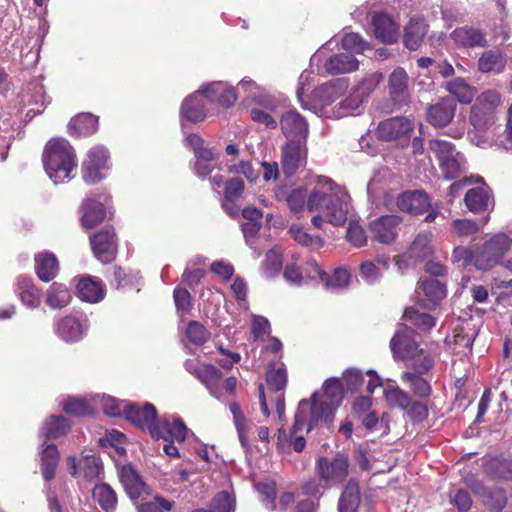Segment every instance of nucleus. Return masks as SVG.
Here are the masks:
<instances>
[{
  "instance_id": "1",
  "label": "nucleus",
  "mask_w": 512,
  "mask_h": 512,
  "mask_svg": "<svg viewBox=\"0 0 512 512\" xmlns=\"http://www.w3.org/2000/svg\"><path fill=\"white\" fill-rule=\"evenodd\" d=\"M337 407L323 399L318 401L316 393L312 395L311 403L307 400L300 401L289 436L285 429H278V447H284L288 443L295 452H302L306 446L304 434L309 433L320 420L326 423L331 422L333 412Z\"/></svg>"
},
{
  "instance_id": "2",
  "label": "nucleus",
  "mask_w": 512,
  "mask_h": 512,
  "mask_svg": "<svg viewBox=\"0 0 512 512\" xmlns=\"http://www.w3.org/2000/svg\"><path fill=\"white\" fill-rule=\"evenodd\" d=\"M307 210L322 213L330 224L342 226L348 215V195L330 178H319L309 193Z\"/></svg>"
},
{
  "instance_id": "3",
  "label": "nucleus",
  "mask_w": 512,
  "mask_h": 512,
  "mask_svg": "<svg viewBox=\"0 0 512 512\" xmlns=\"http://www.w3.org/2000/svg\"><path fill=\"white\" fill-rule=\"evenodd\" d=\"M42 161L46 173L55 184L70 180L71 173L77 167L74 149L62 138H52L46 143Z\"/></svg>"
},
{
  "instance_id": "4",
  "label": "nucleus",
  "mask_w": 512,
  "mask_h": 512,
  "mask_svg": "<svg viewBox=\"0 0 512 512\" xmlns=\"http://www.w3.org/2000/svg\"><path fill=\"white\" fill-rule=\"evenodd\" d=\"M511 245L512 239L505 233L493 235L482 246L476 248L475 267L482 271L492 269L502 262Z\"/></svg>"
},
{
  "instance_id": "5",
  "label": "nucleus",
  "mask_w": 512,
  "mask_h": 512,
  "mask_svg": "<svg viewBox=\"0 0 512 512\" xmlns=\"http://www.w3.org/2000/svg\"><path fill=\"white\" fill-rule=\"evenodd\" d=\"M501 104L498 91L489 89L478 95L471 106L469 121L477 129H484L494 122L496 109Z\"/></svg>"
},
{
  "instance_id": "6",
  "label": "nucleus",
  "mask_w": 512,
  "mask_h": 512,
  "mask_svg": "<svg viewBox=\"0 0 512 512\" xmlns=\"http://www.w3.org/2000/svg\"><path fill=\"white\" fill-rule=\"evenodd\" d=\"M93 256L102 264L114 262L118 255L119 239L113 226H105L89 235Z\"/></svg>"
},
{
  "instance_id": "7",
  "label": "nucleus",
  "mask_w": 512,
  "mask_h": 512,
  "mask_svg": "<svg viewBox=\"0 0 512 512\" xmlns=\"http://www.w3.org/2000/svg\"><path fill=\"white\" fill-rule=\"evenodd\" d=\"M266 383L269 398L275 402L276 413L281 419L285 413L284 390L288 383V374L285 364L280 359L269 363Z\"/></svg>"
},
{
  "instance_id": "8",
  "label": "nucleus",
  "mask_w": 512,
  "mask_h": 512,
  "mask_svg": "<svg viewBox=\"0 0 512 512\" xmlns=\"http://www.w3.org/2000/svg\"><path fill=\"white\" fill-rule=\"evenodd\" d=\"M110 154L103 145H96L88 150L82 162V178L87 184H95L105 178V172L110 169Z\"/></svg>"
},
{
  "instance_id": "9",
  "label": "nucleus",
  "mask_w": 512,
  "mask_h": 512,
  "mask_svg": "<svg viewBox=\"0 0 512 512\" xmlns=\"http://www.w3.org/2000/svg\"><path fill=\"white\" fill-rule=\"evenodd\" d=\"M316 473L327 486L340 485L349 474V458L341 453L333 458L320 457L316 462Z\"/></svg>"
},
{
  "instance_id": "10",
  "label": "nucleus",
  "mask_w": 512,
  "mask_h": 512,
  "mask_svg": "<svg viewBox=\"0 0 512 512\" xmlns=\"http://www.w3.org/2000/svg\"><path fill=\"white\" fill-rule=\"evenodd\" d=\"M390 349L396 360H408L419 355L420 343L416 340L415 331L406 323L399 324L398 330L390 340Z\"/></svg>"
},
{
  "instance_id": "11",
  "label": "nucleus",
  "mask_w": 512,
  "mask_h": 512,
  "mask_svg": "<svg viewBox=\"0 0 512 512\" xmlns=\"http://www.w3.org/2000/svg\"><path fill=\"white\" fill-rule=\"evenodd\" d=\"M123 416L132 425L142 431L148 430L150 433L157 420V410L151 403H145L143 405L129 403L123 408Z\"/></svg>"
},
{
  "instance_id": "12",
  "label": "nucleus",
  "mask_w": 512,
  "mask_h": 512,
  "mask_svg": "<svg viewBox=\"0 0 512 512\" xmlns=\"http://www.w3.org/2000/svg\"><path fill=\"white\" fill-rule=\"evenodd\" d=\"M307 157L306 141L289 140L282 148V169L287 177L293 176L305 164Z\"/></svg>"
},
{
  "instance_id": "13",
  "label": "nucleus",
  "mask_w": 512,
  "mask_h": 512,
  "mask_svg": "<svg viewBox=\"0 0 512 512\" xmlns=\"http://www.w3.org/2000/svg\"><path fill=\"white\" fill-rule=\"evenodd\" d=\"M402 217L395 214L383 215L369 224L372 238L382 244H391L396 240Z\"/></svg>"
},
{
  "instance_id": "14",
  "label": "nucleus",
  "mask_w": 512,
  "mask_h": 512,
  "mask_svg": "<svg viewBox=\"0 0 512 512\" xmlns=\"http://www.w3.org/2000/svg\"><path fill=\"white\" fill-rule=\"evenodd\" d=\"M107 196L101 194L98 198L89 196L81 204V225L86 229H92L101 224L106 218L105 202Z\"/></svg>"
},
{
  "instance_id": "15",
  "label": "nucleus",
  "mask_w": 512,
  "mask_h": 512,
  "mask_svg": "<svg viewBox=\"0 0 512 512\" xmlns=\"http://www.w3.org/2000/svg\"><path fill=\"white\" fill-rule=\"evenodd\" d=\"M413 122L406 117H391L381 121L376 129L377 137L383 141H392L410 137Z\"/></svg>"
},
{
  "instance_id": "16",
  "label": "nucleus",
  "mask_w": 512,
  "mask_h": 512,
  "mask_svg": "<svg viewBox=\"0 0 512 512\" xmlns=\"http://www.w3.org/2000/svg\"><path fill=\"white\" fill-rule=\"evenodd\" d=\"M457 104L452 97H443L435 104L429 105L426 110V118L434 127H446L454 118Z\"/></svg>"
},
{
  "instance_id": "17",
  "label": "nucleus",
  "mask_w": 512,
  "mask_h": 512,
  "mask_svg": "<svg viewBox=\"0 0 512 512\" xmlns=\"http://www.w3.org/2000/svg\"><path fill=\"white\" fill-rule=\"evenodd\" d=\"M306 265L309 269V276L311 278L319 277L326 288L342 289L347 287L350 282V273L345 268H336L332 274H329L322 270L315 260L307 261Z\"/></svg>"
},
{
  "instance_id": "18",
  "label": "nucleus",
  "mask_w": 512,
  "mask_h": 512,
  "mask_svg": "<svg viewBox=\"0 0 512 512\" xmlns=\"http://www.w3.org/2000/svg\"><path fill=\"white\" fill-rule=\"evenodd\" d=\"M450 38L458 48H484L488 44L483 30L468 25L454 29L450 34Z\"/></svg>"
},
{
  "instance_id": "19",
  "label": "nucleus",
  "mask_w": 512,
  "mask_h": 512,
  "mask_svg": "<svg viewBox=\"0 0 512 512\" xmlns=\"http://www.w3.org/2000/svg\"><path fill=\"white\" fill-rule=\"evenodd\" d=\"M150 435L155 439L162 438L165 441L183 442L186 439L187 427L181 419L162 418L156 420Z\"/></svg>"
},
{
  "instance_id": "20",
  "label": "nucleus",
  "mask_w": 512,
  "mask_h": 512,
  "mask_svg": "<svg viewBox=\"0 0 512 512\" xmlns=\"http://www.w3.org/2000/svg\"><path fill=\"white\" fill-rule=\"evenodd\" d=\"M396 205L402 212L420 215L430 208V198L422 190L405 191L397 197Z\"/></svg>"
},
{
  "instance_id": "21",
  "label": "nucleus",
  "mask_w": 512,
  "mask_h": 512,
  "mask_svg": "<svg viewBox=\"0 0 512 512\" xmlns=\"http://www.w3.org/2000/svg\"><path fill=\"white\" fill-rule=\"evenodd\" d=\"M280 126L283 134L291 139L306 141L308 136V123L305 118L296 110L285 112L280 119Z\"/></svg>"
},
{
  "instance_id": "22",
  "label": "nucleus",
  "mask_w": 512,
  "mask_h": 512,
  "mask_svg": "<svg viewBox=\"0 0 512 512\" xmlns=\"http://www.w3.org/2000/svg\"><path fill=\"white\" fill-rule=\"evenodd\" d=\"M388 86L395 105L403 106L410 102L409 77L403 68H397L390 74Z\"/></svg>"
},
{
  "instance_id": "23",
  "label": "nucleus",
  "mask_w": 512,
  "mask_h": 512,
  "mask_svg": "<svg viewBox=\"0 0 512 512\" xmlns=\"http://www.w3.org/2000/svg\"><path fill=\"white\" fill-rule=\"evenodd\" d=\"M77 296L85 302L97 303L105 296V285L97 277L81 276L76 284Z\"/></svg>"
},
{
  "instance_id": "24",
  "label": "nucleus",
  "mask_w": 512,
  "mask_h": 512,
  "mask_svg": "<svg viewBox=\"0 0 512 512\" xmlns=\"http://www.w3.org/2000/svg\"><path fill=\"white\" fill-rule=\"evenodd\" d=\"M464 201L468 210L474 214L484 213L494 208L493 194L487 186L469 189Z\"/></svg>"
},
{
  "instance_id": "25",
  "label": "nucleus",
  "mask_w": 512,
  "mask_h": 512,
  "mask_svg": "<svg viewBox=\"0 0 512 512\" xmlns=\"http://www.w3.org/2000/svg\"><path fill=\"white\" fill-rule=\"evenodd\" d=\"M54 332L63 341L73 343L83 338L84 327L79 318L66 315L55 322Z\"/></svg>"
},
{
  "instance_id": "26",
  "label": "nucleus",
  "mask_w": 512,
  "mask_h": 512,
  "mask_svg": "<svg viewBox=\"0 0 512 512\" xmlns=\"http://www.w3.org/2000/svg\"><path fill=\"white\" fill-rule=\"evenodd\" d=\"M374 34L383 43H395L399 37V25L387 14L373 16Z\"/></svg>"
},
{
  "instance_id": "27",
  "label": "nucleus",
  "mask_w": 512,
  "mask_h": 512,
  "mask_svg": "<svg viewBox=\"0 0 512 512\" xmlns=\"http://www.w3.org/2000/svg\"><path fill=\"white\" fill-rule=\"evenodd\" d=\"M204 97L210 102H217L225 108L234 105L237 100L233 87H227L223 82H213L203 88Z\"/></svg>"
},
{
  "instance_id": "28",
  "label": "nucleus",
  "mask_w": 512,
  "mask_h": 512,
  "mask_svg": "<svg viewBox=\"0 0 512 512\" xmlns=\"http://www.w3.org/2000/svg\"><path fill=\"white\" fill-rule=\"evenodd\" d=\"M70 474L72 476H76L78 474V468L80 472L83 474L84 478L87 480H93L97 478L102 471V464L98 457L95 455H87L80 459L77 463V460L74 456L68 457Z\"/></svg>"
},
{
  "instance_id": "29",
  "label": "nucleus",
  "mask_w": 512,
  "mask_h": 512,
  "mask_svg": "<svg viewBox=\"0 0 512 512\" xmlns=\"http://www.w3.org/2000/svg\"><path fill=\"white\" fill-rule=\"evenodd\" d=\"M16 292L21 302L30 308H37L41 303V290L29 276L20 275L17 278Z\"/></svg>"
},
{
  "instance_id": "30",
  "label": "nucleus",
  "mask_w": 512,
  "mask_h": 512,
  "mask_svg": "<svg viewBox=\"0 0 512 512\" xmlns=\"http://www.w3.org/2000/svg\"><path fill=\"white\" fill-rule=\"evenodd\" d=\"M35 273L43 282L53 280L59 270V262L56 255L52 252L45 251L35 256Z\"/></svg>"
},
{
  "instance_id": "31",
  "label": "nucleus",
  "mask_w": 512,
  "mask_h": 512,
  "mask_svg": "<svg viewBox=\"0 0 512 512\" xmlns=\"http://www.w3.org/2000/svg\"><path fill=\"white\" fill-rule=\"evenodd\" d=\"M120 480L131 499H138L147 490L146 483L131 465L123 466L120 471Z\"/></svg>"
},
{
  "instance_id": "32",
  "label": "nucleus",
  "mask_w": 512,
  "mask_h": 512,
  "mask_svg": "<svg viewBox=\"0 0 512 512\" xmlns=\"http://www.w3.org/2000/svg\"><path fill=\"white\" fill-rule=\"evenodd\" d=\"M361 504L360 485L355 478H350L338 501L339 512H357Z\"/></svg>"
},
{
  "instance_id": "33",
  "label": "nucleus",
  "mask_w": 512,
  "mask_h": 512,
  "mask_svg": "<svg viewBox=\"0 0 512 512\" xmlns=\"http://www.w3.org/2000/svg\"><path fill=\"white\" fill-rule=\"evenodd\" d=\"M68 130L73 137L91 136L98 130V117L90 113L78 114L70 120Z\"/></svg>"
},
{
  "instance_id": "34",
  "label": "nucleus",
  "mask_w": 512,
  "mask_h": 512,
  "mask_svg": "<svg viewBox=\"0 0 512 512\" xmlns=\"http://www.w3.org/2000/svg\"><path fill=\"white\" fill-rule=\"evenodd\" d=\"M358 60L350 53H338L325 61L324 69L329 75L350 73L358 69Z\"/></svg>"
},
{
  "instance_id": "35",
  "label": "nucleus",
  "mask_w": 512,
  "mask_h": 512,
  "mask_svg": "<svg viewBox=\"0 0 512 512\" xmlns=\"http://www.w3.org/2000/svg\"><path fill=\"white\" fill-rule=\"evenodd\" d=\"M415 292L419 298L421 296L426 298L421 299L422 302L428 301L435 306L446 297V286L438 279L425 278L419 283Z\"/></svg>"
},
{
  "instance_id": "36",
  "label": "nucleus",
  "mask_w": 512,
  "mask_h": 512,
  "mask_svg": "<svg viewBox=\"0 0 512 512\" xmlns=\"http://www.w3.org/2000/svg\"><path fill=\"white\" fill-rule=\"evenodd\" d=\"M203 98H205L203 90L185 98L181 106V114L186 120L196 123L205 119L206 111Z\"/></svg>"
},
{
  "instance_id": "37",
  "label": "nucleus",
  "mask_w": 512,
  "mask_h": 512,
  "mask_svg": "<svg viewBox=\"0 0 512 512\" xmlns=\"http://www.w3.org/2000/svg\"><path fill=\"white\" fill-rule=\"evenodd\" d=\"M428 31V25L422 19H411L405 27L403 42L411 51L417 50Z\"/></svg>"
},
{
  "instance_id": "38",
  "label": "nucleus",
  "mask_w": 512,
  "mask_h": 512,
  "mask_svg": "<svg viewBox=\"0 0 512 512\" xmlns=\"http://www.w3.org/2000/svg\"><path fill=\"white\" fill-rule=\"evenodd\" d=\"M223 377L222 372L212 364H204L197 379L207 388L212 396L220 399L222 388L220 381Z\"/></svg>"
},
{
  "instance_id": "39",
  "label": "nucleus",
  "mask_w": 512,
  "mask_h": 512,
  "mask_svg": "<svg viewBox=\"0 0 512 512\" xmlns=\"http://www.w3.org/2000/svg\"><path fill=\"white\" fill-rule=\"evenodd\" d=\"M412 394L420 400H428L432 394V387L428 380L414 372L404 371L400 377Z\"/></svg>"
},
{
  "instance_id": "40",
  "label": "nucleus",
  "mask_w": 512,
  "mask_h": 512,
  "mask_svg": "<svg viewBox=\"0 0 512 512\" xmlns=\"http://www.w3.org/2000/svg\"><path fill=\"white\" fill-rule=\"evenodd\" d=\"M483 470L492 479L512 481V460L492 457L485 461Z\"/></svg>"
},
{
  "instance_id": "41",
  "label": "nucleus",
  "mask_w": 512,
  "mask_h": 512,
  "mask_svg": "<svg viewBox=\"0 0 512 512\" xmlns=\"http://www.w3.org/2000/svg\"><path fill=\"white\" fill-rule=\"evenodd\" d=\"M71 299V292L63 283L53 282L46 291V304L52 309L66 307Z\"/></svg>"
},
{
  "instance_id": "42",
  "label": "nucleus",
  "mask_w": 512,
  "mask_h": 512,
  "mask_svg": "<svg viewBox=\"0 0 512 512\" xmlns=\"http://www.w3.org/2000/svg\"><path fill=\"white\" fill-rule=\"evenodd\" d=\"M41 452V471L46 481H51L55 477L56 468L59 462V451L54 444H43Z\"/></svg>"
},
{
  "instance_id": "43",
  "label": "nucleus",
  "mask_w": 512,
  "mask_h": 512,
  "mask_svg": "<svg viewBox=\"0 0 512 512\" xmlns=\"http://www.w3.org/2000/svg\"><path fill=\"white\" fill-rule=\"evenodd\" d=\"M70 427L69 421L64 416L51 415L44 422L42 435L46 440L58 439L65 436Z\"/></svg>"
},
{
  "instance_id": "44",
  "label": "nucleus",
  "mask_w": 512,
  "mask_h": 512,
  "mask_svg": "<svg viewBox=\"0 0 512 512\" xmlns=\"http://www.w3.org/2000/svg\"><path fill=\"white\" fill-rule=\"evenodd\" d=\"M447 91L455 101L462 104H470L476 96L477 90L469 85L463 78H456L446 84Z\"/></svg>"
},
{
  "instance_id": "45",
  "label": "nucleus",
  "mask_w": 512,
  "mask_h": 512,
  "mask_svg": "<svg viewBox=\"0 0 512 512\" xmlns=\"http://www.w3.org/2000/svg\"><path fill=\"white\" fill-rule=\"evenodd\" d=\"M92 497L106 512H113L117 506L115 491L108 484H99L93 488Z\"/></svg>"
},
{
  "instance_id": "46",
  "label": "nucleus",
  "mask_w": 512,
  "mask_h": 512,
  "mask_svg": "<svg viewBox=\"0 0 512 512\" xmlns=\"http://www.w3.org/2000/svg\"><path fill=\"white\" fill-rule=\"evenodd\" d=\"M402 319L406 323H410L420 331H429L435 325V319L426 312H420L415 307L405 309Z\"/></svg>"
},
{
  "instance_id": "47",
  "label": "nucleus",
  "mask_w": 512,
  "mask_h": 512,
  "mask_svg": "<svg viewBox=\"0 0 512 512\" xmlns=\"http://www.w3.org/2000/svg\"><path fill=\"white\" fill-rule=\"evenodd\" d=\"M505 61L501 51L487 50L478 59V70L482 73L503 70Z\"/></svg>"
},
{
  "instance_id": "48",
  "label": "nucleus",
  "mask_w": 512,
  "mask_h": 512,
  "mask_svg": "<svg viewBox=\"0 0 512 512\" xmlns=\"http://www.w3.org/2000/svg\"><path fill=\"white\" fill-rule=\"evenodd\" d=\"M216 166L217 163L212 150H199L197 154H195L194 171L198 177H207Z\"/></svg>"
},
{
  "instance_id": "49",
  "label": "nucleus",
  "mask_w": 512,
  "mask_h": 512,
  "mask_svg": "<svg viewBox=\"0 0 512 512\" xmlns=\"http://www.w3.org/2000/svg\"><path fill=\"white\" fill-rule=\"evenodd\" d=\"M433 253L431 235L418 234L409 248V254L415 259H424Z\"/></svg>"
},
{
  "instance_id": "50",
  "label": "nucleus",
  "mask_w": 512,
  "mask_h": 512,
  "mask_svg": "<svg viewBox=\"0 0 512 512\" xmlns=\"http://www.w3.org/2000/svg\"><path fill=\"white\" fill-rule=\"evenodd\" d=\"M254 486L266 508L270 511H275L277 508L275 503L277 497L276 482L265 480L256 483Z\"/></svg>"
},
{
  "instance_id": "51",
  "label": "nucleus",
  "mask_w": 512,
  "mask_h": 512,
  "mask_svg": "<svg viewBox=\"0 0 512 512\" xmlns=\"http://www.w3.org/2000/svg\"><path fill=\"white\" fill-rule=\"evenodd\" d=\"M308 197L309 193L306 187H297L288 193L286 202L293 213L300 214L305 207L307 208Z\"/></svg>"
},
{
  "instance_id": "52",
  "label": "nucleus",
  "mask_w": 512,
  "mask_h": 512,
  "mask_svg": "<svg viewBox=\"0 0 512 512\" xmlns=\"http://www.w3.org/2000/svg\"><path fill=\"white\" fill-rule=\"evenodd\" d=\"M385 398L389 405L402 410H407L412 401L411 396L399 387H388L385 390Z\"/></svg>"
},
{
  "instance_id": "53",
  "label": "nucleus",
  "mask_w": 512,
  "mask_h": 512,
  "mask_svg": "<svg viewBox=\"0 0 512 512\" xmlns=\"http://www.w3.org/2000/svg\"><path fill=\"white\" fill-rule=\"evenodd\" d=\"M383 80V74L379 71L367 73L354 87L365 99L377 88Z\"/></svg>"
},
{
  "instance_id": "54",
  "label": "nucleus",
  "mask_w": 512,
  "mask_h": 512,
  "mask_svg": "<svg viewBox=\"0 0 512 512\" xmlns=\"http://www.w3.org/2000/svg\"><path fill=\"white\" fill-rule=\"evenodd\" d=\"M341 46L350 54H361L365 50L370 49L369 44L357 33H347L343 36Z\"/></svg>"
},
{
  "instance_id": "55",
  "label": "nucleus",
  "mask_w": 512,
  "mask_h": 512,
  "mask_svg": "<svg viewBox=\"0 0 512 512\" xmlns=\"http://www.w3.org/2000/svg\"><path fill=\"white\" fill-rule=\"evenodd\" d=\"M408 360L412 361L408 371L414 372L420 376L427 374L434 365L433 358L424 349L419 351V355H417L415 358H408Z\"/></svg>"
},
{
  "instance_id": "56",
  "label": "nucleus",
  "mask_w": 512,
  "mask_h": 512,
  "mask_svg": "<svg viewBox=\"0 0 512 512\" xmlns=\"http://www.w3.org/2000/svg\"><path fill=\"white\" fill-rule=\"evenodd\" d=\"M63 410L72 416L84 417L93 414V408L85 399H69L63 405Z\"/></svg>"
},
{
  "instance_id": "57",
  "label": "nucleus",
  "mask_w": 512,
  "mask_h": 512,
  "mask_svg": "<svg viewBox=\"0 0 512 512\" xmlns=\"http://www.w3.org/2000/svg\"><path fill=\"white\" fill-rule=\"evenodd\" d=\"M451 231L458 237H469L477 234L480 227L470 219H455L451 222Z\"/></svg>"
},
{
  "instance_id": "58",
  "label": "nucleus",
  "mask_w": 512,
  "mask_h": 512,
  "mask_svg": "<svg viewBox=\"0 0 512 512\" xmlns=\"http://www.w3.org/2000/svg\"><path fill=\"white\" fill-rule=\"evenodd\" d=\"M324 399L329 403L339 406L343 399V386L338 379H329L325 382L324 387Z\"/></svg>"
},
{
  "instance_id": "59",
  "label": "nucleus",
  "mask_w": 512,
  "mask_h": 512,
  "mask_svg": "<svg viewBox=\"0 0 512 512\" xmlns=\"http://www.w3.org/2000/svg\"><path fill=\"white\" fill-rule=\"evenodd\" d=\"M235 506V498L227 491L217 493L210 503L213 512H234Z\"/></svg>"
},
{
  "instance_id": "60",
  "label": "nucleus",
  "mask_w": 512,
  "mask_h": 512,
  "mask_svg": "<svg viewBox=\"0 0 512 512\" xmlns=\"http://www.w3.org/2000/svg\"><path fill=\"white\" fill-rule=\"evenodd\" d=\"M186 336L195 345H202L210 338V332L198 321H190L186 328Z\"/></svg>"
},
{
  "instance_id": "61",
  "label": "nucleus",
  "mask_w": 512,
  "mask_h": 512,
  "mask_svg": "<svg viewBox=\"0 0 512 512\" xmlns=\"http://www.w3.org/2000/svg\"><path fill=\"white\" fill-rule=\"evenodd\" d=\"M460 153L439 163L443 177L447 180L457 179L462 174V166L459 160Z\"/></svg>"
},
{
  "instance_id": "62",
  "label": "nucleus",
  "mask_w": 512,
  "mask_h": 512,
  "mask_svg": "<svg viewBox=\"0 0 512 512\" xmlns=\"http://www.w3.org/2000/svg\"><path fill=\"white\" fill-rule=\"evenodd\" d=\"M429 148L434 153L439 163L458 153L455 151V146L452 143L439 139L431 140L429 142Z\"/></svg>"
},
{
  "instance_id": "63",
  "label": "nucleus",
  "mask_w": 512,
  "mask_h": 512,
  "mask_svg": "<svg viewBox=\"0 0 512 512\" xmlns=\"http://www.w3.org/2000/svg\"><path fill=\"white\" fill-rule=\"evenodd\" d=\"M290 235L299 244L307 247H321L323 241L320 237H312L301 226L292 225L289 229Z\"/></svg>"
},
{
  "instance_id": "64",
  "label": "nucleus",
  "mask_w": 512,
  "mask_h": 512,
  "mask_svg": "<svg viewBox=\"0 0 512 512\" xmlns=\"http://www.w3.org/2000/svg\"><path fill=\"white\" fill-rule=\"evenodd\" d=\"M173 299L178 313L181 315L190 313L192 296L186 288L176 287L173 291Z\"/></svg>"
}]
</instances>
